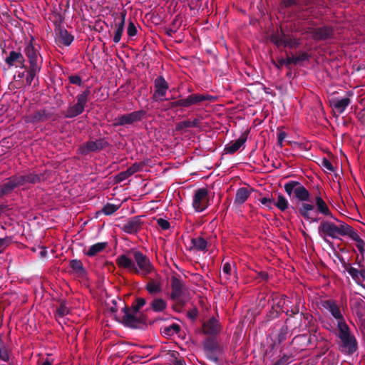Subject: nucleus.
Masks as SVG:
<instances>
[{
    "mask_svg": "<svg viewBox=\"0 0 365 365\" xmlns=\"http://www.w3.org/2000/svg\"><path fill=\"white\" fill-rule=\"evenodd\" d=\"M24 53L28 58L29 66L25 65V58L23 54L15 51L9 52L5 62L9 67L15 66L24 68L27 73L26 82L27 85L30 86L41 70L43 58L38 48L31 42L24 48Z\"/></svg>",
    "mask_w": 365,
    "mask_h": 365,
    "instance_id": "1",
    "label": "nucleus"
},
{
    "mask_svg": "<svg viewBox=\"0 0 365 365\" xmlns=\"http://www.w3.org/2000/svg\"><path fill=\"white\" fill-rule=\"evenodd\" d=\"M133 257L134 261L125 255H119L115 259L116 264L120 268L128 269L131 273L141 274L143 277L155 270L150 259L140 251H133Z\"/></svg>",
    "mask_w": 365,
    "mask_h": 365,
    "instance_id": "2",
    "label": "nucleus"
},
{
    "mask_svg": "<svg viewBox=\"0 0 365 365\" xmlns=\"http://www.w3.org/2000/svg\"><path fill=\"white\" fill-rule=\"evenodd\" d=\"M299 184H284V190L287 194L292 199L302 202L300 207L298 208L299 215L305 220H311L312 222H318L319 218H312L310 212L314 210V205L310 200V192L309 190Z\"/></svg>",
    "mask_w": 365,
    "mask_h": 365,
    "instance_id": "3",
    "label": "nucleus"
},
{
    "mask_svg": "<svg viewBox=\"0 0 365 365\" xmlns=\"http://www.w3.org/2000/svg\"><path fill=\"white\" fill-rule=\"evenodd\" d=\"M338 333L336 336L339 339V349L342 353L352 355L358 349V342L355 336L351 333L348 324L346 323L336 327Z\"/></svg>",
    "mask_w": 365,
    "mask_h": 365,
    "instance_id": "4",
    "label": "nucleus"
},
{
    "mask_svg": "<svg viewBox=\"0 0 365 365\" xmlns=\"http://www.w3.org/2000/svg\"><path fill=\"white\" fill-rule=\"evenodd\" d=\"M123 315L119 322L133 329H144L147 327V316L143 312H134L128 306L122 308Z\"/></svg>",
    "mask_w": 365,
    "mask_h": 365,
    "instance_id": "5",
    "label": "nucleus"
},
{
    "mask_svg": "<svg viewBox=\"0 0 365 365\" xmlns=\"http://www.w3.org/2000/svg\"><path fill=\"white\" fill-rule=\"evenodd\" d=\"M91 94L90 88L88 87L82 93L78 94L76 97V102L73 105H69L64 116L66 118H73L82 114L88 101V97Z\"/></svg>",
    "mask_w": 365,
    "mask_h": 365,
    "instance_id": "6",
    "label": "nucleus"
},
{
    "mask_svg": "<svg viewBox=\"0 0 365 365\" xmlns=\"http://www.w3.org/2000/svg\"><path fill=\"white\" fill-rule=\"evenodd\" d=\"M202 346L207 359L218 363L219 358L223 354L224 350L216 337H207L202 341Z\"/></svg>",
    "mask_w": 365,
    "mask_h": 365,
    "instance_id": "7",
    "label": "nucleus"
},
{
    "mask_svg": "<svg viewBox=\"0 0 365 365\" xmlns=\"http://www.w3.org/2000/svg\"><path fill=\"white\" fill-rule=\"evenodd\" d=\"M338 225L328 220H323L318 226V233L323 240L328 245H332V242L328 239H338Z\"/></svg>",
    "mask_w": 365,
    "mask_h": 365,
    "instance_id": "8",
    "label": "nucleus"
},
{
    "mask_svg": "<svg viewBox=\"0 0 365 365\" xmlns=\"http://www.w3.org/2000/svg\"><path fill=\"white\" fill-rule=\"evenodd\" d=\"M145 110H140L133 111L130 113L118 115V117L114 118L113 125L115 127H118L131 125L135 122L140 121L143 119V118L145 115Z\"/></svg>",
    "mask_w": 365,
    "mask_h": 365,
    "instance_id": "9",
    "label": "nucleus"
},
{
    "mask_svg": "<svg viewBox=\"0 0 365 365\" xmlns=\"http://www.w3.org/2000/svg\"><path fill=\"white\" fill-rule=\"evenodd\" d=\"M270 41L277 47L283 46L290 48H297L301 44L299 39L294 38L293 36L287 35L283 32L272 34Z\"/></svg>",
    "mask_w": 365,
    "mask_h": 365,
    "instance_id": "10",
    "label": "nucleus"
},
{
    "mask_svg": "<svg viewBox=\"0 0 365 365\" xmlns=\"http://www.w3.org/2000/svg\"><path fill=\"white\" fill-rule=\"evenodd\" d=\"M143 217V215H137L127 219L122 225H119L120 230L129 235H136L142 230L144 225V222L142 220Z\"/></svg>",
    "mask_w": 365,
    "mask_h": 365,
    "instance_id": "11",
    "label": "nucleus"
},
{
    "mask_svg": "<svg viewBox=\"0 0 365 365\" xmlns=\"http://www.w3.org/2000/svg\"><path fill=\"white\" fill-rule=\"evenodd\" d=\"M322 306L328 310L331 316L336 321V327L346 323L344 315L341 313L340 307L337 302L333 299H327L321 302Z\"/></svg>",
    "mask_w": 365,
    "mask_h": 365,
    "instance_id": "12",
    "label": "nucleus"
},
{
    "mask_svg": "<svg viewBox=\"0 0 365 365\" xmlns=\"http://www.w3.org/2000/svg\"><path fill=\"white\" fill-rule=\"evenodd\" d=\"M222 330V326L215 317H210L204 322L202 325V332L207 337H216Z\"/></svg>",
    "mask_w": 365,
    "mask_h": 365,
    "instance_id": "13",
    "label": "nucleus"
},
{
    "mask_svg": "<svg viewBox=\"0 0 365 365\" xmlns=\"http://www.w3.org/2000/svg\"><path fill=\"white\" fill-rule=\"evenodd\" d=\"M154 86L155 92L152 96L153 100L156 102L167 100L166 98H164V97L169 86L163 76H160L155 79Z\"/></svg>",
    "mask_w": 365,
    "mask_h": 365,
    "instance_id": "14",
    "label": "nucleus"
},
{
    "mask_svg": "<svg viewBox=\"0 0 365 365\" xmlns=\"http://www.w3.org/2000/svg\"><path fill=\"white\" fill-rule=\"evenodd\" d=\"M208 192L206 188H200L195 191L192 206L197 212H202L207 207Z\"/></svg>",
    "mask_w": 365,
    "mask_h": 365,
    "instance_id": "15",
    "label": "nucleus"
},
{
    "mask_svg": "<svg viewBox=\"0 0 365 365\" xmlns=\"http://www.w3.org/2000/svg\"><path fill=\"white\" fill-rule=\"evenodd\" d=\"M215 97L208 94L192 93L182 98L183 108L198 105L202 101H214Z\"/></svg>",
    "mask_w": 365,
    "mask_h": 365,
    "instance_id": "16",
    "label": "nucleus"
},
{
    "mask_svg": "<svg viewBox=\"0 0 365 365\" xmlns=\"http://www.w3.org/2000/svg\"><path fill=\"white\" fill-rule=\"evenodd\" d=\"M52 113L46 109L36 110L25 116V122L31 124H37L51 118Z\"/></svg>",
    "mask_w": 365,
    "mask_h": 365,
    "instance_id": "17",
    "label": "nucleus"
},
{
    "mask_svg": "<svg viewBox=\"0 0 365 365\" xmlns=\"http://www.w3.org/2000/svg\"><path fill=\"white\" fill-rule=\"evenodd\" d=\"M335 31L333 26L325 25L316 28L313 39L317 41H327L334 38Z\"/></svg>",
    "mask_w": 365,
    "mask_h": 365,
    "instance_id": "18",
    "label": "nucleus"
},
{
    "mask_svg": "<svg viewBox=\"0 0 365 365\" xmlns=\"http://www.w3.org/2000/svg\"><path fill=\"white\" fill-rule=\"evenodd\" d=\"M171 289L170 298L173 300H176L183 294L185 285L179 277L176 276L171 277Z\"/></svg>",
    "mask_w": 365,
    "mask_h": 365,
    "instance_id": "19",
    "label": "nucleus"
},
{
    "mask_svg": "<svg viewBox=\"0 0 365 365\" xmlns=\"http://www.w3.org/2000/svg\"><path fill=\"white\" fill-rule=\"evenodd\" d=\"M56 35V41L63 44L66 46H68L73 41L74 37L63 26H58L55 29Z\"/></svg>",
    "mask_w": 365,
    "mask_h": 365,
    "instance_id": "20",
    "label": "nucleus"
},
{
    "mask_svg": "<svg viewBox=\"0 0 365 365\" xmlns=\"http://www.w3.org/2000/svg\"><path fill=\"white\" fill-rule=\"evenodd\" d=\"M247 133H242L235 141H232L225 147L224 152L226 154H233L237 152L247 141Z\"/></svg>",
    "mask_w": 365,
    "mask_h": 365,
    "instance_id": "21",
    "label": "nucleus"
},
{
    "mask_svg": "<svg viewBox=\"0 0 365 365\" xmlns=\"http://www.w3.org/2000/svg\"><path fill=\"white\" fill-rule=\"evenodd\" d=\"M45 180L43 175L29 173L19 175L16 179L10 180L9 182H39Z\"/></svg>",
    "mask_w": 365,
    "mask_h": 365,
    "instance_id": "22",
    "label": "nucleus"
},
{
    "mask_svg": "<svg viewBox=\"0 0 365 365\" xmlns=\"http://www.w3.org/2000/svg\"><path fill=\"white\" fill-rule=\"evenodd\" d=\"M109 143L105 138H99L95 141L90 140L86 143V153L100 151L108 146Z\"/></svg>",
    "mask_w": 365,
    "mask_h": 365,
    "instance_id": "23",
    "label": "nucleus"
},
{
    "mask_svg": "<svg viewBox=\"0 0 365 365\" xmlns=\"http://www.w3.org/2000/svg\"><path fill=\"white\" fill-rule=\"evenodd\" d=\"M145 290L150 296H155L162 292V283L160 278L150 279L145 287Z\"/></svg>",
    "mask_w": 365,
    "mask_h": 365,
    "instance_id": "24",
    "label": "nucleus"
},
{
    "mask_svg": "<svg viewBox=\"0 0 365 365\" xmlns=\"http://www.w3.org/2000/svg\"><path fill=\"white\" fill-rule=\"evenodd\" d=\"M350 103L351 100L348 97L341 99L334 98L331 101V106L334 111L339 115L345 111Z\"/></svg>",
    "mask_w": 365,
    "mask_h": 365,
    "instance_id": "25",
    "label": "nucleus"
},
{
    "mask_svg": "<svg viewBox=\"0 0 365 365\" xmlns=\"http://www.w3.org/2000/svg\"><path fill=\"white\" fill-rule=\"evenodd\" d=\"M120 19L118 23L115 24L116 29L113 36V42L115 43H118L121 39L125 27L126 12L123 11L120 13Z\"/></svg>",
    "mask_w": 365,
    "mask_h": 365,
    "instance_id": "26",
    "label": "nucleus"
},
{
    "mask_svg": "<svg viewBox=\"0 0 365 365\" xmlns=\"http://www.w3.org/2000/svg\"><path fill=\"white\" fill-rule=\"evenodd\" d=\"M314 202L319 213H321L326 217L334 218V216L331 214L328 205L321 196H316L314 198Z\"/></svg>",
    "mask_w": 365,
    "mask_h": 365,
    "instance_id": "27",
    "label": "nucleus"
},
{
    "mask_svg": "<svg viewBox=\"0 0 365 365\" xmlns=\"http://www.w3.org/2000/svg\"><path fill=\"white\" fill-rule=\"evenodd\" d=\"M69 266L72 270L80 277L86 275V270L81 260L74 259L69 262Z\"/></svg>",
    "mask_w": 365,
    "mask_h": 365,
    "instance_id": "28",
    "label": "nucleus"
},
{
    "mask_svg": "<svg viewBox=\"0 0 365 365\" xmlns=\"http://www.w3.org/2000/svg\"><path fill=\"white\" fill-rule=\"evenodd\" d=\"M108 245L107 242H98L91 245L88 250L84 252L85 255L88 257H94L99 252H102Z\"/></svg>",
    "mask_w": 365,
    "mask_h": 365,
    "instance_id": "29",
    "label": "nucleus"
},
{
    "mask_svg": "<svg viewBox=\"0 0 365 365\" xmlns=\"http://www.w3.org/2000/svg\"><path fill=\"white\" fill-rule=\"evenodd\" d=\"M296 304L294 306H291L289 309H287L284 313L287 316V319L285 320V324H288L290 322V319L293 317L294 315L300 313L301 310L299 308V304L302 303L301 297L297 298Z\"/></svg>",
    "mask_w": 365,
    "mask_h": 365,
    "instance_id": "30",
    "label": "nucleus"
},
{
    "mask_svg": "<svg viewBox=\"0 0 365 365\" xmlns=\"http://www.w3.org/2000/svg\"><path fill=\"white\" fill-rule=\"evenodd\" d=\"M250 195V192L247 187H241L237 190L235 204H243Z\"/></svg>",
    "mask_w": 365,
    "mask_h": 365,
    "instance_id": "31",
    "label": "nucleus"
},
{
    "mask_svg": "<svg viewBox=\"0 0 365 365\" xmlns=\"http://www.w3.org/2000/svg\"><path fill=\"white\" fill-rule=\"evenodd\" d=\"M150 309L155 312H163L167 307L166 302L162 298H155L150 303Z\"/></svg>",
    "mask_w": 365,
    "mask_h": 365,
    "instance_id": "32",
    "label": "nucleus"
},
{
    "mask_svg": "<svg viewBox=\"0 0 365 365\" xmlns=\"http://www.w3.org/2000/svg\"><path fill=\"white\" fill-rule=\"evenodd\" d=\"M354 313L359 318H362L365 313L364 302L361 299H357L351 306Z\"/></svg>",
    "mask_w": 365,
    "mask_h": 365,
    "instance_id": "33",
    "label": "nucleus"
},
{
    "mask_svg": "<svg viewBox=\"0 0 365 365\" xmlns=\"http://www.w3.org/2000/svg\"><path fill=\"white\" fill-rule=\"evenodd\" d=\"M191 244L192 247L197 251H205L206 250L207 246V240L201 237L192 238Z\"/></svg>",
    "mask_w": 365,
    "mask_h": 365,
    "instance_id": "34",
    "label": "nucleus"
},
{
    "mask_svg": "<svg viewBox=\"0 0 365 365\" xmlns=\"http://www.w3.org/2000/svg\"><path fill=\"white\" fill-rule=\"evenodd\" d=\"M291 334L288 326L287 324L284 325L279 329V333L275 339L276 341L277 344H280L284 341Z\"/></svg>",
    "mask_w": 365,
    "mask_h": 365,
    "instance_id": "35",
    "label": "nucleus"
},
{
    "mask_svg": "<svg viewBox=\"0 0 365 365\" xmlns=\"http://www.w3.org/2000/svg\"><path fill=\"white\" fill-rule=\"evenodd\" d=\"M336 222H339V225H338V237L340 236H346L348 233L353 228L351 226L349 225L348 224L345 223L344 222L339 220L337 218L334 217L333 218Z\"/></svg>",
    "mask_w": 365,
    "mask_h": 365,
    "instance_id": "36",
    "label": "nucleus"
},
{
    "mask_svg": "<svg viewBox=\"0 0 365 365\" xmlns=\"http://www.w3.org/2000/svg\"><path fill=\"white\" fill-rule=\"evenodd\" d=\"M146 299L143 297H135L131 306H128V308L134 312H141L140 310L146 304Z\"/></svg>",
    "mask_w": 365,
    "mask_h": 365,
    "instance_id": "37",
    "label": "nucleus"
},
{
    "mask_svg": "<svg viewBox=\"0 0 365 365\" xmlns=\"http://www.w3.org/2000/svg\"><path fill=\"white\" fill-rule=\"evenodd\" d=\"M292 353L282 354L273 365H288L294 360Z\"/></svg>",
    "mask_w": 365,
    "mask_h": 365,
    "instance_id": "38",
    "label": "nucleus"
},
{
    "mask_svg": "<svg viewBox=\"0 0 365 365\" xmlns=\"http://www.w3.org/2000/svg\"><path fill=\"white\" fill-rule=\"evenodd\" d=\"M69 309L67 307V302L65 299L60 301V304L56 309V317H63L69 314Z\"/></svg>",
    "mask_w": 365,
    "mask_h": 365,
    "instance_id": "39",
    "label": "nucleus"
},
{
    "mask_svg": "<svg viewBox=\"0 0 365 365\" xmlns=\"http://www.w3.org/2000/svg\"><path fill=\"white\" fill-rule=\"evenodd\" d=\"M273 205H274L281 211L286 210L289 207L287 200L282 194L278 195L277 201L276 202H274Z\"/></svg>",
    "mask_w": 365,
    "mask_h": 365,
    "instance_id": "40",
    "label": "nucleus"
},
{
    "mask_svg": "<svg viewBox=\"0 0 365 365\" xmlns=\"http://www.w3.org/2000/svg\"><path fill=\"white\" fill-rule=\"evenodd\" d=\"M180 331V327L178 324H173L170 326L165 327L163 329L162 333L164 335L170 336L175 334H178Z\"/></svg>",
    "mask_w": 365,
    "mask_h": 365,
    "instance_id": "41",
    "label": "nucleus"
},
{
    "mask_svg": "<svg viewBox=\"0 0 365 365\" xmlns=\"http://www.w3.org/2000/svg\"><path fill=\"white\" fill-rule=\"evenodd\" d=\"M319 334H317V329H312L310 330V335L309 337L307 338V344L305 346H307L309 344H312L314 341H325V339L323 336L319 337Z\"/></svg>",
    "mask_w": 365,
    "mask_h": 365,
    "instance_id": "42",
    "label": "nucleus"
},
{
    "mask_svg": "<svg viewBox=\"0 0 365 365\" xmlns=\"http://www.w3.org/2000/svg\"><path fill=\"white\" fill-rule=\"evenodd\" d=\"M0 360L5 362L9 361V350L2 339L0 338Z\"/></svg>",
    "mask_w": 365,
    "mask_h": 365,
    "instance_id": "43",
    "label": "nucleus"
},
{
    "mask_svg": "<svg viewBox=\"0 0 365 365\" xmlns=\"http://www.w3.org/2000/svg\"><path fill=\"white\" fill-rule=\"evenodd\" d=\"M119 205H115L111 203H107L102 207L101 212L103 213L105 215H111L119 209Z\"/></svg>",
    "mask_w": 365,
    "mask_h": 365,
    "instance_id": "44",
    "label": "nucleus"
},
{
    "mask_svg": "<svg viewBox=\"0 0 365 365\" xmlns=\"http://www.w3.org/2000/svg\"><path fill=\"white\" fill-rule=\"evenodd\" d=\"M280 316V311L274 307V304H272L270 310L267 313L265 320L269 322Z\"/></svg>",
    "mask_w": 365,
    "mask_h": 365,
    "instance_id": "45",
    "label": "nucleus"
},
{
    "mask_svg": "<svg viewBox=\"0 0 365 365\" xmlns=\"http://www.w3.org/2000/svg\"><path fill=\"white\" fill-rule=\"evenodd\" d=\"M273 304H274V307L280 311L281 312H284V307L287 304V302H290L289 300H287V297L286 295H282L279 300L276 302H274V299H272Z\"/></svg>",
    "mask_w": 365,
    "mask_h": 365,
    "instance_id": "46",
    "label": "nucleus"
},
{
    "mask_svg": "<svg viewBox=\"0 0 365 365\" xmlns=\"http://www.w3.org/2000/svg\"><path fill=\"white\" fill-rule=\"evenodd\" d=\"M11 242L12 239L11 237L0 238V254L4 252L6 247L11 244Z\"/></svg>",
    "mask_w": 365,
    "mask_h": 365,
    "instance_id": "47",
    "label": "nucleus"
},
{
    "mask_svg": "<svg viewBox=\"0 0 365 365\" xmlns=\"http://www.w3.org/2000/svg\"><path fill=\"white\" fill-rule=\"evenodd\" d=\"M293 60H294V64H297L299 62L304 61L306 60H308L309 58V55L305 52H300L298 56H292Z\"/></svg>",
    "mask_w": 365,
    "mask_h": 365,
    "instance_id": "48",
    "label": "nucleus"
},
{
    "mask_svg": "<svg viewBox=\"0 0 365 365\" xmlns=\"http://www.w3.org/2000/svg\"><path fill=\"white\" fill-rule=\"evenodd\" d=\"M321 166L326 169V170L329 171V173L331 175V173H334V168L333 166V165L331 164V163L326 158H324L322 160V162H321Z\"/></svg>",
    "mask_w": 365,
    "mask_h": 365,
    "instance_id": "49",
    "label": "nucleus"
},
{
    "mask_svg": "<svg viewBox=\"0 0 365 365\" xmlns=\"http://www.w3.org/2000/svg\"><path fill=\"white\" fill-rule=\"evenodd\" d=\"M19 184H4V185L0 188V197L13 190Z\"/></svg>",
    "mask_w": 365,
    "mask_h": 365,
    "instance_id": "50",
    "label": "nucleus"
},
{
    "mask_svg": "<svg viewBox=\"0 0 365 365\" xmlns=\"http://www.w3.org/2000/svg\"><path fill=\"white\" fill-rule=\"evenodd\" d=\"M138 33L137 28L134 24L133 21H130L128 23V28H127V34L129 37H133L136 36Z\"/></svg>",
    "mask_w": 365,
    "mask_h": 365,
    "instance_id": "51",
    "label": "nucleus"
},
{
    "mask_svg": "<svg viewBox=\"0 0 365 365\" xmlns=\"http://www.w3.org/2000/svg\"><path fill=\"white\" fill-rule=\"evenodd\" d=\"M348 273L350 274L351 278L355 281L356 283L359 284L360 279L359 277V269L351 267L349 269Z\"/></svg>",
    "mask_w": 365,
    "mask_h": 365,
    "instance_id": "52",
    "label": "nucleus"
},
{
    "mask_svg": "<svg viewBox=\"0 0 365 365\" xmlns=\"http://www.w3.org/2000/svg\"><path fill=\"white\" fill-rule=\"evenodd\" d=\"M143 166L144 164H143L142 163H135L132 166L127 169L128 172L129 173L128 174H130V175L134 174L137 171L143 169Z\"/></svg>",
    "mask_w": 365,
    "mask_h": 365,
    "instance_id": "53",
    "label": "nucleus"
},
{
    "mask_svg": "<svg viewBox=\"0 0 365 365\" xmlns=\"http://www.w3.org/2000/svg\"><path fill=\"white\" fill-rule=\"evenodd\" d=\"M158 225L163 230H167L170 227V222L163 218L156 219Z\"/></svg>",
    "mask_w": 365,
    "mask_h": 365,
    "instance_id": "54",
    "label": "nucleus"
},
{
    "mask_svg": "<svg viewBox=\"0 0 365 365\" xmlns=\"http://www.w3.org/2000/svg\"><path fill=\"white\" fill-rule=\"evenodd\" d=\"M307 340V335L306 334H300L294 336L293 339L291 341L292 344H304Z\"/></svg>",
    "mask_w": 365,
    "mask_h": 365,
    "instance_id": "55",
    "label": "nucleus"
},
{
    "mask_svg": "<svg viewBox=\"0 0 365 365\" xmlns=\"http://www.w3.org/2000/svg\"><path fill=\"white\" fill-rule=\"evenodd\" d=\"M279 67L286 66H289L291 64H294V60L292 56H287L286 58H281L278 60Z\"/></svg>",
    "mask_w": 365,
    "mask_h": 365,
    "instance_id": "56",
    "label": "nucleus"
},
{
    "mask_svg": "<svg viewBox=\"0 0 365 365\" xmlns=\"http://www.w3.org/2000/svg\"><path fill=\"white\" fill-rule=\"evenodd\" d=\"M300 316L307 321L308 323H310L313 319L312 315L307 312V309L304 305L302 306Z\"/></svg>",
    "mask_w": 365,
    "mask_h": 365,
    "instance_id": "57",
    "label": "nucleus"
},
{
    "mask_svg": "<svg viewBox=\"0 0 365 365\" xmlns=\"http://www.w3.org/2000/svg\"><path fill=\"white\" fill-rule=\"evenodd\" d=\"M128 170L125 172H121L119 174L115 176V182H120L125 180H126L129 176H130Z\"/></svg>",
    "mask_w": 365,
    "mask_h": 365,
    "instance_id": "58",
    "label": "nucleus"
},
{
    "mask_svg": "<svg viewBox=\"0 0 365 365\" xmlns=\"http://www.w3.org/2000/svg\"><path fill=\"white\" fill-rule=\"evenodd\" d=\"M181 24H182V19H181L180 16L179 14L176 15L171 23L172 28H173L174 29H176V31H178L180 29V27L181 26Z\"/></svg>",
    "mask_w": 365,
    "mask_h": 365,
    "instance_id": "59",
    "label": "nucleus"
},
{
    "mask_svg": "<svg viewBox=\"0 0 365 365\" xmlns=\"http://www.w3.org/2000/svg\"><path fill=\"white\" fill-rule=\"evenodd\" d=\"M192 128V124L190 120H184L178 123L176 125V130H181L184 128Z\"/></svg>",
    "mask_w": 365,
    "mask_h": 365,
    "instance_id": "60",
    "label": "nucleus"
},
{
    "mask_svg": "<svg viewBox=\"0 0 365 365\" xmlns=\"http://www.w3.org/2000/svg\"><path fill=\"white\" fill-rule=\"evenodd\" d=\"M171 355L175 358V360L173 362V365H185V361L183 358H178V356H179V353L178 351H173Z\"/></svg>",
    "mask_w": 365,
    "mask_h": 365,
    "instance_id": "61",
    "label": "nucleus"
},
{
    "mask_svg": "<svg viewBox=\"0 0 365 365\" xmlns=\"http://www.w3.org/2000/svg\"><path fill=\"white\" fill-rule=\"evenodd\" d=\"M69 82L71 84L81 86L82 85V79L78 75H72L68 77Z\"/></svg>",
    "mask_w": 365,
    "mask_h": 365,
    "instance_id": "62",
    "label": "nucleus"
},
{
    "mask_svg": "<svg viewBox=\"0 0 365 365\" xmlns=\"http://www.w3.org/2000/svg\"><path fill=\"white\" fill-rule=\"evenodd\" d=\"M259 201H260V202L263 205L266 206L269 209H272V205L274 203V199L273 198H269V197H264L261 198L259 200Z\"/></svg>",
    "mask_w": 365,
    "mask_h": 365,
    "instance_id": "63",
    "label": "nucleus"
},
{
    "mask_svg": "<svg viewBox=\"0 0 365 365\" xmlns=\"http://www.w3.org/2000/svg\"><path fill=\"white\" fill-rule=\"evenodd\" d=\"M222 272L227 275L225 277L226 280L229 279L232 272V267L229 262H226L223 264Z\"/></svg>",
    "mask_w": 365,
    "mask_h": 365,
    "instance_id": "64",
    "label": "nucleus"
}]
</instances>
